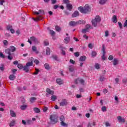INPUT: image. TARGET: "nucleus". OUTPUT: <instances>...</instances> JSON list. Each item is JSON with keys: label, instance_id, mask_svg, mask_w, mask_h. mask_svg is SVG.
Wrapping results in <instances>:
<instances>
[{"label": "nucleus", "instance_id": "16", "mask_svg": "<svg viewBox=\"0 0 127 127\" xmlns=\"http://www.w3.org/2000/svg\"><path fill=\"white\" fill-rule=\"evenodd\" d=\"M10 115L12 118H15V117H16V114H15V112L12 110H10Z\"/></svg>", "mask_w": 127, "mask_h": 127}, {"label": "nucleus", "instance_id": "2", "mask_svg": "<svg viewBox=\"0 0 127 127\" xmlns=\"http://www.w3.org/2000/svg\"><path fill=\"white\" fill-rule=\"evenodd\" d=\"M78 10H79L81 13H87L91 11V8L89 5L86 4L84 6V7L82 6L79 7Z\"/></svg>", "mask_w": 127, "mask_h": 127}, {"label": "nucleus", "instance_id": "12", "mask_svg": "<svg viewBox=\"0 0 127 127\" xmlns=\"http://www.w3.org/2000/svg\"><path fill=\"white\" fill-rule=\"evenodd\" d=\"M66 105H67V100L66 99H63L60 103V106L61 107H64V106H66Z\"/></svg>", "mask_w": 127, "mask_h": 127}, {"label": "nucleus", "instance_id": "53", "mask_svg": "<svg viewBox=\"0 0 127 127\" xmlns=\"http://www.w3.org/2000/svg\"><path fill=\"white\" fill-rule=\"evenodd\" d=\"M64 3H65L66 5L69 3L70 1L69 0H63Z\"/></svg>", "mask_w": 127, "mask_h": 127}, {"label": "nucleus", "instance_id": "44", "mask_svg": "<svg viewBox=\"0 0 127 127\" xmlns=\"http://www.w3.org/2000/svg\"><path fill=\"white\" fill-rule=\"evenodd\" d=\"M88 47L89 48H90V49H93V47H94V44H92V43H90L88 45Z\"/></svg>", "mask_w": 127, "mask_h": 127}, {"label": "nucleus", "instance_id": "60", "mask_svg": "<svg viewBox=\"0 0 127 127\" xmlns=\"http://www.w3.org/2000/svg\"><path fill=\"white\" fill-rule=\"evenodd\" d=\"M17 67H18V68H19V69H22V64H18Z\"/></svg>", "mask_w": 127, "mask_h": 127}, {"label": "nucleus", "instance_id": "3", "mask_svg": "<svg viewBox=\"0 0 127 127\" xmlns=\"http://www.w3.org/2000/svg\"><path fill=\"white\" fill-rule=\"evenodd\" d=\"M100 21H101V17L99 16H96L95 18L92 20V25L96 27Z\"/></svg>", "mask_w": 127, "mask_h": 127}, {"label": "nucleus", "instance_id": "22", "mask_svg": "<svg viewBox=\"0 0 127 127\" xmlns=\"http://www.w3.org/2000/svg\"><path fill=\"white\" fill-rule=\"evenodd\" d=\"M112 21L113 22H114V23H117L118 22V19L117 18V16L113 15L112 17Z\"/></svg>", "mask_w": 127, "mask_h": 127}, {"label": "nucleus", "instance_id": "50", "mask_svg": "<svg viewBox=\"0 0 127 127\" xmlns=\"http://www.w3.org/2000/svg\"><path fill=\"white\" fill-rule=\"evenodd\" d=\"M61 125L62 126V127H66L67 126L66 123H64V121L61 122Z\"/></svg>", "mask_w": 127, "mask_h": 127}, {"label": "nucleus", "instance_id": "19", "mask_svg": "<svg viewBox=\"0 0 127 127\" xmlns=\"http://www.w3.org/2000/svg\"><path fill=\"white\" fill-rule=\"evenodd\" d=\"M56 82L58 85H62V84H63V80L61 78H58L56 79Z\"/></svg>", "mask_w": 127, "mask_h": 127}, {"label": "nucleus", "instance_id": "43", "mask_svg": "<svg viewBox=\"0 0 127 127\" xmlns=\"http://www.w3.org/2000/svg\"><path fill=\"white\" fill-rule=\"evenodd\" d=\"M102 112H107V107L106 106H103L101 108Z\"/></svg>", "mask_w": 127, "mask_h": 127}, {"label": "nucleus", "instance_id": "38", "mask_svg": "<svg viewBox=\"0 0 127 127\" xmlns=\"http://www.w3.org/2000/svg\"><path fill=\"white\" fill-rule=\"evenodd\" d=\"M64 50H66V48H62V49H61V50H62V54L63 55H64V56H65V55H66V53L65 52V51H64Z\"/></svg>", "mask_w": 127, "mask_h": 127}, {"label": "nucleus", "instance_id": "45", "mask_svg": "<svg viewBox=\"0 0 127 127\" xmlns=\"http://www.w3.org/2000/svg\"><path fill=\"white\" fill-rule=\"evenodd\" d=\"M69 63H70L71 64H73V65L76 64V62H75L74 61H73L72 59H70L69 60Z\"/></svg>", "mask_w": 127, "mask_h": 127}, {"label": "nucleus", "instance_id": "36", "mask_svg": "<svg viewBox=\"0 0 127 127\" xmlns=\"http://www.w3.org/2000/svg\"><path fill=\"white\" fill-rule=\"evenodd\" d=\"M46 54V55H50V49L49 48H47Z\"/></svg>", "mask_w": 127, "mask_h": 127}, {"label": "nucleus", "instance_id": "42", "mask_svg": "<svg viewBox=\"0 0 127 127\" xmlns=\"http://www.w3.org/2000/svg\"><path fill=\"white\" fill-rule=\"evenodd\" d=\"M105 80H106V78H105V77L101 76L100 77V81H101V82H104V81H105Z\"/></svg>", "mask_w": 127, "mask_h": 127}, {"label": "nucleus", "instance_id": "35", "mask_svg": "<svg viewBox=\"0 0 127 127\" xmlns=\"http://www.w3.org/2000/svg\"><path fill=\"white\" fill-rule=\"evenodd\" d=\"M44 67L46 70H49V69H50V66H49V64H44Z\"/></svg>", "mask_w": 127, "mask_h": 127}, {"label": "nucleus", "instance_id": "40", "mask_svg": "<svg viewBox=\"0 0 127 127\" xmlns=\"http://www.w3.org/2000/svg\"><path fill=\"white\" fill-rule=\"evenodd\" d=\"M95 67L96 68V69H100V68L101 67V65L100 64H95Z\"/></svg>", "mask_w": 127, "mask_h": 127}, {"label": "nucleus", "instance_id": "47", "mask_svg": "<svg viewBox=\"0 0 127 127\" xmlns=\"http://www.w3.org/2000/svg\"><path fill=\"white\" fill-rule=\"evenodd\" d=\"M0 58L4 59V58H5V56H4V55H3V54H2V53L0 52Z\"/></svg>", "mask_w": 127, "mask_h": 127}, {"label": "nucleus", "instance_id": "34", "mask_svg": "<svg viewBox=\"0 0 127 127\" xmlns=\"http://www.w3.org/2000/svg\"><path fill=\"white\" fill-rule=\"evenodd\" d=\"M37 99L35 97H31L30 99V101L31 103H34L35 102V101H36Z\"/></svg>", "mask_w": 127, "mask_h": 127}, {"label": "nucleus", "instance_id": "57", "mask_svg": "<svg viewBox=\"0 0 127 127\" xmlns=\"http://www.w3.org/2000/svg\"><path fill=\"white\" fill-rule=\"evenodd\" d=\"M118 24H119L120 29H122V28H123V24H122V23L118 22Z\"/></svg>", "mask_w": 127, "mask_h": 127}, {"label": "nucleus", "instance_id": "6", "mask_svg": "<svg viewBox=\"0 0 127 127\" xmlns=\"http://www.w3.org/2000/svg\"><path fill=\"white\" fill-rule=\"evenodd\" d=\"M103 52V56H102V59L103 60H106V47H105V45H102V49Z\"/></svg>", "mask_w": 127, "mask_h": 127}, {"label": "nucleus", "instance_id": "54", "mask_svg": "<svg viewBox=\"0 0 127 127\" xmlns=\"http://www.w3.org/2000/svg\"><path fill=\"white\" fill-rule=\"evenodd\" d=\"M91 55L93 57H95V56L97 55V53L96 52L93 51L92 52Z\"/></svg>", "mask_w": 127, "mask_h": 127}, {"label": "nucleus", "instance_id": "5", "mask_svg": "<svg viewBox=\"0 0 127 127\" xmlns=\"http://www.w3.org/2000/svg\"><path fill=\"white\" fill-rule=\"evenodd\" d=\"M50 120L53 124H56L57 123V116L52 115L50 116Z\"/></svg>", "mask_w": 127, "mask_h": 127}, {"label": "nucleus", "instance_id": "13", "mask_svg": "<svg viewBox=\"0 0 127 127\" xmlns=\"http://www.w3.org/2000/svg\"><path fill=\"white\" fill-rule=\"evenodd\" d=\"M31 41L32 42H36V41H37V40L36 39V38L35 37H32L30 38V39H28V42H29V43H30V44H31Z\"/></svg>", "mask_w": 127, "mask_h": 127}, {"label": "nucleus", "instance_id": "31", "mask_svg": "<svg viewBox=\"0 0 127 127\" xmlns=\"http://www.w3.org/2000/svg\"><path fill=\"white\" fill-rule=\"evenodd\" d=\"M23 70L24 71H25L27 73L28 71H29V67L27 66L26 65L23 67Z\"/></svg>", "mask_w": 127, "mask_h": 127}, {"label": "nucleus", "instance_id": "52", "mask_svg": "<svg viewBox=\"0 0 127 127\" xmlns=\"http://www.w3.org/2000/svg\"><path fill=\"white\" fill-rule=\"evenodd\" d=\"M3 43L4 45H5V46H6L8 44V42L6 40H3Z\"/></svg>", "mask_w": 127, "mask_h": 127}, {"label": "nucleus", "instance_id": "41", "mask_svg": "<svg viewBox=\"0 0 127 127\" xmlns=\"http://www.w3.org/2000/svg\"><path fill=\"white\" fill-rule=\"evenodd\" d=\"M50 33L52 35V36H54V35H55V32L53 30H50Z\"/></svg>", "mask_w": 127, "mask_h": 127}, {"label": "nucleus", "instance_id": "11", "mask_svg": "<svg viewBox=\"0 0 127 127\" xmlns=\"http://www.w3.org/2000/svg\"><path fill=\"white\" fill-rule=\"evenodd\" d=\"M34 60V59H33V58L31 57L30 59V62H28L26 64V65L29 67V66H32L33 65V61Z\"/></svg>", "mask_w": 127, "mask_h": 127}, {"label": "nucleus", "instance_id": "37", "mask_svg": "<svg viewBox=\"0 0 127 127\" xmlns=\"http://www.w3.org/2000/svg\"><path fill=\"white\" fill-rule=\"evenodd\" d=\"M32 19H33L34 21H38V20H42V19H40V16L37 17L36 18H32Z\"/></svg>", "mask_w": 127, "mask_h": 127}, {"label": "nucleus", "instance_id": "8", "mask_svg": "<svg viewBox=\"0 0 127 127\" xmlns=\"http://www.w3.org/2000/svg\"><path fill=\"white\" fill-rule=\"evenodd\" d=\"M6 29L8 31H10L11 33H12V34H13V33H15V31L12 28V26L11 25H7L6 27Z\"/></svg>", "mask_w": 127, "mask_h": 127}, {"label": "nucleus", "instance_id": "33", "mask_svg": "<svg viewBox=\"0 0 127 127\" xmlns=\"http://www.w3.org/2000/svg\"><path fill=\"white\" fill-rule=\"evenodd\" d=\"M14 79H15V76L14 75L12 74L9 76V79L11 81H13V80H14Z\"/></svg>", "mask_w": 127, "mask_h": 127}, {"label": "nucleus", "instance_id": "59", "mask_svg": "<svg viewBox=\"0 0 127 127\" xmlns=\"http://www.w3.org/2000/svg\"><path fill=\"white\" fill-rule=\"evenodd\" d=\"M123 83H124L125 84H126V83L127 82V78H125L123 79L122 80Z\"/></svg>", "mask_w": 127, "mask_h": 127}, {"label": "nucleus", "instance_id": "17", "mask_svg": "<svg viewBox=\"0 0 127 127\" xmlns=\"http://www.w3.org/2000/svg\"><path fill=\"white\" fill-rule=\"evenodd\" d=\"M32 50L33 51V52H35L36 54H38V53H39V52H38L37 50V48L34 46H32Z\"/></svg>", "mask_w": 127, "mask_h": 127}, {"label": "nucleus", "instance_id": "61", "mask_svg": "<svg viewBox=\"0 0 127 127\" xmlns=\"http://www.w3.org/2000/svg\"><path fill=\"white\" fill-rule=\"evenodd\" d=\"M105 37H108V36H109V31H105Z\"/></svg>", "mask_w": 127, "mask_h": 127}, {"label": "nucleus", "instance_id": "49", "mask_svg": "<svg viewBox=\"0 0 127 127\" xmlns=\"http://www.w3.org/2000/svg\"><path fill=\"white\" fill-rule=\"evenodd\" d=\"M55 28L57 31H60L61 30V28H60V27L58 26H56Z\"/></svg>", "mask_w": 127, "mask_h": 127}, {"label": "nucleus", "instance_id": "64", "mask_svg": "<svg viewBox=\"0 0 127 127\" xmlns=\"http://www.w3.org/2000/svg\"><path fill=\"white\" fill-rule=\"evenodd\" d=\"M124 27H127V20L124 23Z\"/></svg>", "mask_w": 127, "mask_h": 127}, {"label": "nucleus", "instance_id": "1", "mask_svg": "<svg viewBox=\"0 0 127 127\" xmlns=\"http://www.w3.org/2000/svg\"><path fill=\"white\" fill-rule=\"evenodd\" d=\"M16 50V48L13 46H10L9 48L6 49L5 50L6 54H8L7 59L8 60H12V57L11 56V53L10 52H14Z\"/></svg>", "mask_w": 127, "mask_h": 127}, {"label": "nucleus", "instance_id": "63", "mask_svg": "<svg viewBox=\"0 0 127 127\" xmlns=\"http://www.w3.org/2000/svg\"><path fill=\"white\" fill-rule=\"evenodd\" d=\"M16 34H17L18 35H19V34H20V30H19V29H18L16 31Z\"/></svg>", "mask_w": 127, "mask_h": 127}, {"label": "nucleus", "instance_id": "7", "mask_svg": "<svg viewBox=\"0 0 127 127\" xmlns=\"http://www.w3.org/2000/svg\"><path fill=\"white\" fill-rule=\"evenodd\" d=\"M90 28H91V25L88 24L86 25V28L82 29L81 32L82 33H87V32H89V29H90Z\"/></svg>", "mask_w": 127, "mask_h": 127}, {"label": "nucleus", "instance_id": "4", "mask_svg": "<svg viewBox=\"0 0 127 127\" xmlns=\"http://www.w3.org/2000/svg\"><path fill=\"white\" fill-rule=\"evenodd\" d=\"M83 23H85L84 21L79 20L76 22L70 21L69 22V25H70V26H75V25H78V24H83Z\"/></svg>", "mask_w": 127, "mask_h": 127}, {"label": "nucleus", "instance_id": "55", "mask_svg": "<svg viewBox=\"0 0 127 127\" xmlns=\"http://www.w3.org/2000/svg\"><path fill=\"white\" fill-rule=\"evenodd\" d=\"M47 110H48V108L47 107H45L43 109V111L44 113H46V112H47Z\"/></svg>", "mask_w": 127, "mask_h": 127}, {"label": "nucleus", "instance_id": "23", "mask_svg": "<svg viewBox=\"0 0 127 127\" xmlns=\"http://www.w3.org/2000/svg\"><path fill=\"white\" fill-rule=\"evenodd\" d=\"M109 0H100L99 3L101 5L105 4Z\"/></svg>", "mask_w": 127, "mask_h": 127}, {"label": "nucleus", "instance_id": "39", "mask_svg": "<svg viewBox=\"0 0 127 127\" xmlns=\"http://www.w3.org/2000/svg\"><path fill=\"white\" fill-rule=\"evenodd\" d=\"M35 72L33 73V75H37L38 74V72H39V69L35 68Z\"/></svg>", "mask_w": 127, "mask_h": 127}, {"label": "nucleus", "instance_id": "21", "mask_svg": "<svg viewBox=\"0 0 127 127\" xmlns=\"http://www.w3.org/2000/svg\"><path fill=\"white\" fill-rule=\"evenodd\" d=\"M68 70L69 72H74V70H75L74 68V65H70L68 67Z\"/></svg>", "mask_w": 127, "mask_h": 127}, {"label": "nucleus", "instance_id": "25", "mask_svg": "<svg viewBox=\"0 0 127 127\" xmlns=\"http://www.w3.org/2000/svg\"><path fill=\"white\" fill-rule=\"evenodd\" d=\"M31 120H27V122H25V121L24 120L22 121V124L24 126H25V125H28V123H31Z\"/></svg>", "mask_w": 127, "mask_h": 127}, {"label": "nucleus", "instance_id": "24", "mask_svg": "<svg viewBox=\"0 0 127 127\" xmlns=\"http://www.w3.org/2000/svg\"><path fill=\"white\" fill-rule=\"evenodd\" d=\"M77 16H79V12H78V11H75L72 14V17H77Z\"/></svg>", "mask_w": 127, "mask_h": 127}, {"label": "nucleus", "instance_id": "10", "mask_svg": "<svg viewBox=\"0 0 127 127\" xmlns=\"http://www.w3.org/2000/svg\"><path fill=\"white\" fill-rule=\"evenodd\" d=\"M33 13L36 15H38L39 14H44V10L42 9H40L38 12L37 11H33Z\"/></svg>", "mask_w": 127, "mask_h": 127}, {"label": "nucleus", "instance_id": "58", "mask_svg": "<svg viewBox=\"0 0 127 127\" xmlns=\"http://www.w3.org/2000/svg\"><path fill=\"white\" fill-rule=\"evenodd\" d=\"M34 62L36 64V65H38V64L40 63L39 61L36 59L34 61Z\"/></svg>", "mask_w": 127, "mask_h": 127}, {"label": "nucleus", "instance_id": "30", "mask_svg": "<svg viewBox=\"0 0 127 127\" xmlns=\"http://www.w3.org/2000/svg\"><path fill=\"white\" fill-rule=\"evenodd\" d=\"M15 125V120H13L11 121V122L9 124V127H13Z\"/></svg>", "mask_w": 127, "mask_h": 127}, {"label": "nucleus", "instance_id": "9", "mask_svg": "<svg viewBox=\"0 0 127 127\" xmlns=\"http://www.w3.org/2000/svg\"><path fill=\"white\" fill-rule=\"evenodd\" d=\"M75 84H78V83H80L81 85H84L85 84V81L82 78H78L75 80Z\"/></svg>", "mask_w": 127, "mask_h": 127}, {"label": "nucleus", "instance_id": "15", "mask_svg": "<svg viewBox=\"0 0 127 127\" xmlns=\"http://www.w3.org/2000/svg\"><path fill=\"white\" fill-rule=\"evenodd\" d=\"M117 119L119 123H125L126 122L125 119L122 118L121 116H118Z\"/></svg>", "mask_w": 127, "mask_h": 127}, {"label": "nucleus", "instance_id": "29", "mask_svg": "<svg viewBox=\"0 0 127 127\" xmlns=\"http://www.w3.org/2000/svg\"><path fill=\"white\" fill-rule=\"evenodd\" d=\"M33 110L35 113H36L37 114H39V113H40V109L38 108H34Z\"/></svg>", "mask_w": 127, "mask_h": 127}, {"label": "nucleus", "instance_id": "56", "mask_svg": "<svg viewBox=\"0 0 127 127\" xmlns=\"http://www.w3.org/2000/svg\"><path fill=\"white\" fill-rule=\"evenodd\" d=\"M44 43L46 46H47V45L49 44V42H48V41H47V40H45Z\"/></svg>", "mask_w": 127, "mask_h": 127}, {"label": "nucleus", "instance_id": "26", "mask_svg": "<svg viewBox=\"0 0 127 127\" xmlns=\"http://www.w3.org/2000/svg\"><path fill=\"white\" fill-rule=\"evenodd\" d=\"M26 108H27V105L26 104H23L20 106V109L23 111V110H26Z\"/></svg>", "mask_w": 127, "mask_h": 127}, {"label": "nucleus", "instance_id": "62", "mask_svg": "<svg viewBox=\"0 0 127 127\" xmlns=\"http://www.w3.org/2000/svg\"><path fill=\"white\" fill-rule=\"evenodd\" d=\"M0 71H4V66L2 65V66L0 67Z\"/></svg>", "mask_w": 127, "mask_h": 127}, {"label": "nucleus", "instance_id": "48", "mask_svg": "<svg viewBox=\"0 0 127 127\" xmlns=\"http://www.w3.org/2000/svg\"><path fill=\"white\" fill-rule=\"evenodd\" d=\"M60 120L62 122H64L65 121V118L64 117V116H61Z\"/></svg>", "mask_w": 127, "mask_h": 127}, {"label": "nucleus", "instance_id": "32", "mask_svg": "<svg viewBox=\"0 0 127 127\" xmlns=\"http://www.w3.org/2000/svg\"><path fill=\"white\" fill-rule=\"evenodd\" d=\"M69 41H70V37H66L64 39V43H65L66 44L69 43Z\"/></svg>", "mask_w": 127, "mask_h": 127}, {"label": "nucleus", "instance_id": "20", "mask_svg": "<svg viewBox=\"0 0 127 127\" xmlns=\"http://www.w3.org/2000/svg\"><path fill=\"white\" fill-rule=\"evenodd\" d=\"M85 61H86V57L84 56H81L79 60V62H84Z\"/></svg>", "mask_w": 127, "mask_h": 127}, {"label": "nucleus", "instance_id": "46", "mask_svg": "<svg viewBox=\"0 0 127 127\" xmlns=\"http://www.w3.org/2000/svg\"><path fill=\"white\" fill-rule=\"evenodd\" d=\"M113 59H114V56H113L110 55V56H109L108 60L110 61H112V60H113Z\"/></svg>", "mask_w": 127, "mask_h": 127}, {"label": "nucleus", "instance_id": "27", "mask_svg": "<svg viewBox=\"0 0 127 127\" xmlns=\"http://www.w3.org/2000/svg\"><path fill=\"white\" fill-rule=\"evenodd\" d=\"M51 101H56V100H57V96L56 95H52L51 97Z\"/></svg>", "mask_w": 127, "mask_h": 127}, {"label": "nucleus", "instance_id": "18", "mask_svg": "<svg viewBox=\"0 0 127 127\" xmlns=\"http://www.w3.org/2000/svg\"><path fill=\"white\" fill-rule=\"evenodd\" d=\"M46 92L49 94V95H54V91L51 90L49 88H47Z\"/></svg>", "mask_w": 127, "mask_h": 127}, {"label": "nucleus", "instance_id": "51", "mask_svg": "<svg viewBox=\"0 0 127 127\" xmlns=\"http://www.w3.org/2000/svg\"><path fill=\"white\" fill-rule=\"evenodd\" d=\"M74 56H75V57H79V56H80V53L79 52L74 53Z\"/></svg>", "mask_w": 127, "mask_h": 127}, {"label": "nucleus", "instance_id": "28", "mask_svg": "<svg viewBox=\"0 0 127 127\" xmlns=\"http://www.w3.org/2000/svg\"><path fill=\"white\" fill-rule=\"evenodd\" d=\"M66 7L67 8V9H68L69 10H71V9L72 8L73 6H72V4L68 3L66 4Z\"/></svg>", "mask_w": 127, "mask_h": 127}, {"label": "nucleus", "instance_id": "14", "mask_svg": "<svg viewBox=\"0 0 127 127\" xmlns=\"http://www.w3.org/2000/svg\"><path fill=\"white\" fill-rule=\"evenodd\" d=\"M113 63V65L114 66H117V65H118V64H119V59H114L113 61H112Z\"/></svg>", "mask_w": 127, "mask_h": 127}]
</instances>
